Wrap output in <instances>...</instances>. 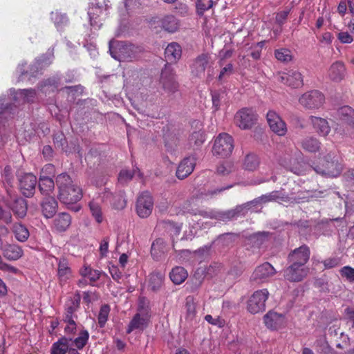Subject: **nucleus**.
Wrapping results in <instances>:
<instances>
[{"label": "nucleus", "mask_w": 354, "mask_h": 354, "mask_svg": "<svg viewBox=\"0 0 354 354\" xmlns=\"http://www.w3.org/2000/svg\"><path fill=\"white\" fill-rule=\"evenodd\" d=\"M55 184L58 189L57 198L62 203L73 205L82 198V189L73 183L67 173L57 175L55 178Z\"/></svg>", "instance_id": "f257e3e1"}, {"label": "nucleus", "mask_w": 354, "mask_h": 354, "mask_svg": "<svg viewBox=\"0 0 354 354\" xmlns=\"http://www.w3.org/2000/svg\"><path fill=\"white\" fill-rule=\"evenodd\" d=\"M109 52L113 58L120 62L132 61L142 52V48L126 41H109Z\"/></svg>", "instance_id": "f03ea898"}, {"label": "nucleus", "mask_w": 354, "mask_h": 354, "mask_svg": "<svg viewBox=\"0 0 354 354\" xmlns=\"http://www.w3.org/2000/svg\"><path fill=\"white\" fill-rule=\"evenodd\" d=\"M151 318V311L149 306L143 301H140L138 312L129 323L126 332L130 334L134 330L142 331L148 326Z\"/></svg>", "instance_id": "7ed1b4c3"}, {"label": "nucleus", "mask_w": 354, "mask_h": 354, "mask_svg": "<svg viewBox=\"0 0 354 354\" xmlns=\"http://www.w3.org/2000/svg\"><path fill=\"white\" fill-rule=\"evenodd\" d=\"M212 64L211 56L208 53H202L192 61L189 64L190 73L192 76L201 78L205 75L206 69L209 73Z\"/></svg>", "instance_id": "20e7f679"}, {"label": "nucleus", "mask_w": 354, "mask_h": 354, "mask_svg": "<svg viewBox=\"0 0 354 354\" xmlns=\"http://www.w3.org/2000/svg\"><path fill=\"white\" fill-rule=\"evenodd\" d=\"M233 138L227 133H221L216 138L213 153L221 158L229 156L234 149Z\"/></svg>", "instance_id": "39448f33"}, {"label": "nucleus", "mask_w": 354, "mask_h": 354, "mask_svg": "<svg viewBox=\"0 0 354 354\" xmlns=\"http://www.w3.org/2000/svg\"><path fill=\"white\" fill-rule=\"evenodd\" d=\"M258 115L249 108H243L236 112L234 122L240 129L246 130L251 129L257 122Z\"/></svg>", "instance_id": "423d86ee"}, {"label": "nucleus", "mask_w": 354, "mask_h": 354, "mask_svg": "<svg viewBox=\"0 0 354 354\" xmlns=\"http://www.w3.org/2000/svg\"><path fill=\"white\" fill-rule=\"evenodd\" d=\"M342 165L330 154L325 157V162L313 167L317 174L326 177H337L342 171Z\"/></svg>", "instance_id": "0eeeda50"}, {"label": "nucleus", "mask_w": 354, "mask_h": 354, "mask_svg": "<svg viewBox=\"0 0 354 354\" xmlns=\"http://www.w3.org/2000/svg\"><path fill=\"white\" fill-rule=\"evenodd\" d=\"M268 295L269 292L267 289L255 291L248 301V310L251 314H257L264 311Z\"/></svg>", "instance_id": "6e6552de"}, {"label": "nucleus", "mask_w": 354, "mask_h": 354, "mask_svg": "<svg viewBox=\"0 0 354 354\" xmlns=\"http://www.w3.org/2000/svg\"><path fill=\"white\" fill-rule=\"evenodd\" d=\"M325 97L319 91L314 90L303 94L299 98V103L308 109L320 108L324 102Z\"/></svg>", "instance_id": "1a4fd4ad"}, {"label": "nucleus", "mask_w": 354, "mask_h": 354, "mask_svg": "<svg viewBox=\"0 0 354 354\" xmlns=\"http://www.w3.org/2000/svg\"><path fill=\"white\" fill-rule=\"evenodd\" d=\"M153 200L149 192L142 193L137 198L136 210L140 218H147L152 212Z\"/></svg>", "instance_id": "9d476101"}, {"label": "nucleus", "mask_w": 354, "mask_h": 354, "mask_svg": "<svg viewBox=\"0 0 354 354\" xmlns=\"http://www.w3.org/2000/svg\"><path fill=\"white\" fill-rule=\"evenodd\" d=\"M261 204L269 202H278L286 203H298L297 198L293 196V194L288 195L286 194L283 189L274 190L270 193L263 194L259 197Z\"/></svg>", "instance_id": "9b49d317"}, {"label": "nucleus", "mask_w": 354, "mask_h": 354, "mask_svg": "<svg viewBox=\"0 0 354 354\" xmlns=\"http://www.w3.org/2000/svg\"><path fill=\"white\" fill-rule=\"evenodd\" d=\"M160 83L164 91L168 93H174L178 91V84L175 80L174 73L171 66L166 64L162 69Z\"/></svg>", "instance_id": "f8f14e48"}, {"label": "nucleus", "mask_w": 354, "mask_h": 354, "mask_svg": "<svg viewBox=\"0 0 354 354\" xmlns=\"http://www.w3.org/2000/svg\"><path fill=\"white\" fill-rule=\"evenodd\" d=\"M310 254L309 248L306 245H303L290 252L288 256V263L306 266V263L309 260Z\"/></svg>", "instance_id": "ddd939ff"}, {"label": "nucleus", "mask_w": 354, "mask_h": 354, "mask_svg": "<svg viewBox=\"0 0 354 354\" xmlns=\"http://www.w3.org/2000/svg\"><path fill=\"white\" fill-rule=\"evenodd\" d=\"M276 270L268 262H265L255 268L250 279L252 281L260 283L266 281L269 278L274 276Z\"/></svg>", "instance_id": "4468645a"}, {"label": "nucleus", "mask_w": 354, "mask_h": 354, "mask_svg": "<svg viewBox=\"0 0 354 354\" xmlns=\"http://www.w3.org/2000/svg\"><path fill=\"white\" fill-rule=\"evenodd\" d=\"M277 78L279 82L292 88H299L304 84L302 75L297 71L290 70L286 73H279Z\"/></svg>", "instance_id": "2eb2a0df"}, {"label": "nucleus", "mask_w": 354, "mask_h": 354, "mask_svg": "<svg viewBox=\"0 0 354 354\" xmlns=\"http://www.w3.org/2000/svg\"><path fill=\"white\" fill-rule=\"evenodd\" d=\"M288 265L283 270V277L286 280L298 282L307 276L308 269L306 266H300L292 263H288Z\"/></svg>", "instance_id": "dca6fc26"}, {"label": "nucleus", "mask_w": 354, "mask_h": 354, "mask_svg": "<svg viewBox=\"0 0 354 354\" xmlns=\"http://www.w3.org/2000/svg\"><path fill=\"white\" fill-rule=\"evenodd\" d=\"M267 121L270 129L279 136L286 135L287 132L286 124L281 117L274 111H269L266 115Z\"/></svg>", "instance_id": "f3484780"}, {"label": "nucleus", "mask_w": 354, "mask_h": 354, "mask_svg": "<svg viewBox=\"0 0 354 354\" xmlns=\"http://www.w3.org/2000/svg\"><path fill=\"white\" fill-rule=\"evenodd\" d=\"M19 188L22 194L26 197L33 196L37 183V178L30 173H27L19 177Z\"/></svg>", "instance_id": "a211bd4d"}, {"label": "nucleus", "mask_w": 354, "mask_h": 354, "mask_svg": "<svg viewBox=\"0 0 354 354\" xmlns=\"http://www.w3.org/2000/svg\"><path fill=\"white\" fill-rule=\"evenodd\" d=\"M266 326L272 330L282 328L286 323L285 317L281 313L270 310L263 317Z\"/></svg>", "instance_id": "6ab92c4d"}, {"label": "nucleus", "mask_w": 354, "mask_h": 354, "mask_svg": "<svg viewBox=\"0 0 354 354\" xmlns=\"http://www.w3.org/2000/svg\"><path fill=\"white\" fill-rule=\"evenodd\" d=\"M102 199L109 201L111 206L115 209H122L125 207L127 204L124 191H120L113 194L109 190L105 189L103 192Z\"/></svg>", "instance_id": "aec40b11"}, {"label": "nucleus", "mask_w": 354, "mask_h": 354, "mask_svg": "<svg viewBox=\"0 0 354 354\" xmlns=\"http://www.w3.org/2000/svg\"><path fill=\"white\" fill-rule=\"evenodd\" d=\"M80 301L81 296L80 294L77 292L73 298L66 302L64 306L65 312L63 319L64 321L75 320V319L77 318L75 313L80 308Z\"/></svg>", "instance_id": "412c9836"}, {"label": "nucleus", "mask_w": 354, "mask_h": 354, "mask_svg": "<svg viewBox=\"0 0 354 354\" xmlns=\"http://www.w3.org/2000/svg\"><path fill=\"white\" fill-rule=\"evenodd\" d=\"M196 166V159L194 157L189 156L185 158L179 164L176 176L178 179L183 180L190 175Z\"/></svg>", "instance_id": "4be33fe9"}, {"label": "nucleus", "mask_w": 354, "mask_h": 354, "mask_svg": "<svg viewBox=\"0 0 354 354\" xmlns=\"http://www.w3.org/2000/svg\"><path fill=\"white\" fill-rule=\"evenodd\" d=\"M40 205L42 214L47 218H53L58 208V203L53 196L44 197Z\"/></svg>", "instance_id": "5701e85b"}, {"label": "nucleus", "mask_w": 354, "mask_h": 354, "mask_svg": "<svg viewBox=\"0 0 354 354\" xmlns=\"http://www.w3.org/2000/svg\"><path fill=\"white\" fill-rule=\"evenodd\" d=\"M8 207L12 211L14 215L18 218H23L27 214L28 205L26 201L18 197L12 202L7 203Z\"/></svg>", "instance_id": "b1692460"}, {"label": "nucleus", "mask_w": 354, "mask_h": 354, "mask_svg": "<svg viewBox=\"0 0 354 354\" xmlns=\"http://www.w3.org/2000/svg\"><path fill=\"white\" fill-rule=\"evenodd\" d=\"M3 256L10 261H16L20 259L24 252L22 248L16 244L6 243L3 244L1 250Z\"/></svg>", "instance_id": "393cba45"}, {"label": "nucleus", "mask_w": 354, "mask_h": 354, "mask_svg": "<svg viewBox=\"0 0 354 354\" xmlns=\"http://www.w3.org/2000/svg\"><path fill=\"white\" fill-rule=\"evenodd\" d=\"M281 165L297 175H304L308 170L313 169L303 161H298L296 159H291L289 162H281Z\"/></svg>", "instance_id": "a878e982"}, {"label": "nucleus", "mask_w": 354, "mask_h": 354, "mask_svg": "<svg viewBox=\"0 0 354 354\" xmlns=\"http://www.w3.org/2000/svg\"><path fill=\"white\" fill-rule=\"evenodd\" d=\"M346 75V68L343 62L337 61L334 62L329 68L328 77L334 81L339 82L342 81Z\"/></svg>", "instance_id": "bb28decb"}, {"label": "nucleus", "mask_w": 354, "mask_h": 354, "mask_svg": "<svg viewBox=\"0 0 354 354\" xmlns=\"http://www.w3.org/2000/svg\"><path fill=\"white\" fill-rule=\"evenodd\" d=\"M182 55L181 46L176 42H171L165 50V57L169 63H176Z\"/></svg>", "instance_id": "cd10ccee"}, {"label": "nucleus", "mask_w": 354, "mask_h": 354, "mask_svg": "<svg viewBox=\"0 0 354 354\" xmlns=\"http://www.w3.org/2000/svg\"><path fill=\"white\" fill-rule=\"evenodd\" d=\"M38 188L39 192L44 197L51 196L55 189L54 180L46 176H40L38 180Z\"/></svg>", "instance_id": "c85d7f7f"}, {"label": "nucleus", "mask_w": 354, "mask_h": 354, "mask_svg": "<svg viewBox=\"0 0 354 354\" xmlns=\"http://www.w3.org/2000/svg\"><path fill=\"white\" fill-rule=\"evenodd\" d=\"M58 261L57 275L60 283H65L71 276V270L68 266L67 259L64 257L60 258Z\"/></svg>", "instance_id": "c756f323"}, {"label": "nucleus", "mask_w": 354, "mask_h": 354, "mask_svg": "<svg viewBox=\"0 0 354 354\" xmlns=\"http://www.w3.org/2000/svg\"><path fill=\"white\" fill-rule=\"evenodd\" d=\"M161 27L168 32H175L180 27L179 20L174 15H169L160 20Z\"/></svg>", "instance_id": "7c9ffc66"}, {"label": "nucleus", "mask_w": 354, "mask_h": 354, "mask_svg": "<svg viewBox=\"0 0 354 354\" xmlns=\"http://www.w3.org/2000/svg\"><path fill=\"white\" fill-rule=\"evenodd\" d=\"M72 338L62 337L53 344L51 346V354H66L69 351V344Z\"/></svg>", "instance_id": "2f4dec72"}, {"label": "nucleus", "mask_w": 354, "mask_h": 354, "mask_svg": "<svg viewBox=\"0 0 354 354\" xmlns=\"http://www.w3.org/2000/svg\"><path fill=\"white\" fill-rule=\"evenodd\" d=\"M71 223V216L66 212L58 214L54 219V226L59 232H64Z\"/></svg>", "instance_id": "473e14b6"}, {"label": "nucleus", "mask_w": 354, "mask_h": 354, "mask_svg": "<svg viewBox=\"0 0 354 354\" xmlns=\"http://www.w3.org/2000/svg\"><path fill=\"white\" fill-rule=\"evenodd\" d=\"M310 121L313 125L315 130L319 135L322 136H326L329 133L330 128L328 125V122L325 119L317 118L315 116H311Z\"/></svg>", "instance_id": "72a5a7b5"}, {"label": "nucleus", "mask_w": 354, "mask_h": 354, "mask_svg": "<svg viewBox=\"0 0 354 354\" xmlns=\"http://www.w3.org/2000/svg\"><path fill=\"white\" fill-rule=\"evenodd\" d=\"M336 117L341 123L354 122V109L348 106L340 107L336 111Z\"/></svg>", "instance_id": "f704fd0d"}, {"label": "nucleus", "mask_w": 354, "mask_h": 354, "mask_svg": "<svg viewBox=\"0 0 354 354\" xmlns=\"http://www.w3.org/2000/svg\"><path fill=\"white\" fill-rule=\"evenodd\" d=\"M188 274L187 270L181 266H176L169 272V277L172 282L179 285L185 281Z\"/></svg>", "instance_id": "c9c22d12"}, {"label": "nucleus", "mask_w": 354, "mask_h": 354, "mask_svg": "<svg viewBox=\"0 0 354 354\" xmlns=\"http://www.w3.org/2000/svg\"><path fill=\"white\" fill-rule=\"evenodd\" d=\"M165 272L155 271L150 274L149 287L153 291H158L162 286L165 279Z\"/></svg>", "instance_id": "e433bc0d"}, {"label": "nucleus", "mask_w": 354, "mask_h": 354, "mask_svg": "<svg viewBox=\"0 0 354 354\" xmlns=\"http://www.w3.org/2000/svg\"><path fill=\"white\" fill-rule=\"evenodd\" d=\"M302 149L310 153H315L320 149V142L314 137H306L301 140Z\"/></svg>", "instance_id": "4c0bfd02"}, {"label": "nucleus", "mask_w": 354, "mask_h": 354, "mask_svg": "<svg viewBox=\"0 0 354 354\" xmlns=\"http://www.w3.org/2000/svg\"><path fill=\"white\" fill-rule=\"evenodd\" d=\"M15 239L20 242H25L29 237L30 233L27 227L21 223H15L12 227Z\"/></svg>", "instance_id": "58836bf2"}, {"label": "nucleus", "mask_w": 354, "mask_h": 354, "mask_svg": "<svg viewBox=\"0 0 354 354\" xmlns=\"http://www.w3.org/2000/svg\"><path fill=\"white\" fill-rule=\"evenodd\" d=\"M335 132L342 138H354V122L340 123L336 127Z\"/></svg>", "instance_id": "ea45409f"}, {"label": "nucleus", "mask_w": 354, "mask_h": 354, "mask_svg": "<svg viewBox=\"0 0 354 354\" xmlns=\"http://www.w3.org/2000/svg\"><path fill=\"white\" fill-rule=\"evenodd\" d=\"M212 107L214 111H218L222 104L227 100V93L223 90L213 91L211 92Z\"/></svg>", "instance_id": "a19ab883"}, {"label": "nucleus", "mask_w": 354, "mask_h": 354, "mask_svg": "<svg viewBox=\"0 0 354 354\" xmlns=\"http://www.w3.org/2000/svg\"><path fill=\"white\" fill-rule=\"evenodd\" d=\"M165 252L166 245L163 239H157L152 243L151 253L154 259L158 261Z\"/></svg>", "instance_id": "79ce46f5"}, {"label": "nucleus", "mask_w": 354, "mask_h": 354, "mask_svg": "<svg viewBox=\"0 0 354 354\" xmlns=\"http://www.w3.org/2000/svg\"><path fill=\"white\" fill-rule=\"evenodd\" d=\"M102 272L97 270H94L90 266H84L80 270V274L82 277L87 278L89 280V284L93 286V283L97 281Z\"/></svg>", "instance_id": "37998d69"}, {"label": "nucleus", "mask_w": 354, "mask_h": 354, "mask_svg": "<svg viewBox=\"0 0 354 354\" xmlns=\"http://www.w3.org/2000/svg\"><path fill=\"white\" fill-rule=\"evenodd\" d=\"M136 174L141 178L142 174L137 168L136 170H127V169H122L118 177V183L122 185H126L129 182H130L133 177L136 175Z\"/></svg>", "instance_id": "c03bdc74"}, {"label": "nucleus", "mask_w": 354, "mask_h": 354, "mask_svg": "<svg viewBox=\"0 0 354 354\" xmlns=\"http://www.w3.org/2000/svg\"><path fill=\"white\" fill-rule=\"evenodd\" d=\"M205 134L202 131H194L189 138V145L194 149L199 148L205 142Z\"/></svg>", "instance_id": "a18cd8bd"}, {"label": "nucleus", "mask_w": 354, "mask_h": 354, "mask_svg": "<svg viewBox=\"0 0 354 354\" xmlns=\"http://www.w3.org/2000/svg\"><path fill=\"white\" fill-rule=\"evenodd\" d=\"M315 348L319 354H338L325 338H320L315 342Z\"/></svg>", "instance_id": "49530a36"}, {"label": "nucleus", "mask_w": 354, "mask_h": 354, "mask_svg": "<svg viewBox=\"0 0 354 354\" xmlns=\"http://www.w3.org/2000/svg\"><path fill=\"white\" fill-rule=\"evenodd\" d=\"M236 236L232 233H225L218 236L216 243L223 248L232 245Z\"/></svg>", "instance_id": "de8ad7c7"}, {"label": "nucleus", "mask_w": 354, "mask_h": 354, "mask_svg": "<svg viewBox=\"0 0 354 354\" xmlns=\"http://www.w3.org/2000/svg\"><path fill=\"white\" fill-rule=\"evenodd\" d=\"M88 207L96 222L101 223L103 221V214L100 204L95 201H91L88 203Z\"/></svg>", "instance_id": "09e8293b"}, {"label": "nucleus", "mask_w": 354, "mask_h": 354, "mask_svg": "<svg viewBox=\"0 0 354 354\" xmlns=\"http://www.w3.org/2000/svg\"><path fill=\"white\" fill-rule=\"evenodd\" d=\"M243 165L245 169L254 171L259 165V159L257 155L250 153L245 156Z\"/></svg>", "instance_id": "8fccbe9b"}, {"label": "nucleus", "mask_w": 354, "mask_h": 354, "mask_svg": "<svg viewBox=\"0 0 354 354\" xmlns=\"http://www.w3.org/2000/svg\"><path fill=\"white\" fill-rule=\"evenodd\" d=\"M160 224L172 236H178L181 231V224L176 223L169 220L162 221Z\"/></svg>", "instance_id": "3c124183"}, {"label": "nucleus", "mask_w": 354, "mask_h": 354, "mask_svg": "<svg viewBox=\"0 0 354 354\" xmlns=\"http://www.w3.org/2000/svg\"><path fill=\"white\" fill-rule=\"evenodd\" d=\"M186 319L189 322H192L196 317V304L192 298L187 297L186 299Z\"/></svg>", "instance_id": "603ef678"}, {"label": "nucleus", "mask_w": 354, "mask_h": 354, "mask_svg": "<svg viewBox=\"0 0 354 354\" xmlns=\"http://www.w3.org/2000/svg\"><path fill=\"white\" fill-rule=\"evenodd\" d=\"M268 232H258L252 235L250 240L254 247L260 248L268 241Z\"/></svg>", "instance_id": "864d4df0"}, {"label": "nucleus", "mask_w": 354, "mask_h": 354, "mask_svg": "<svg viewBox=\"0 0 354 354\" xmlns=\"http://www.w3.org/2000/svg\"><path fill=\"white\" fill-rule=\"evenodd\" d=\"M51 19L53 21L57 29L62 28L68 23L67 16L57 11L51 12Z\"/></svg>", "instance_id": "5fc2aeb1"}, {"label": "nucleus", "mask_w": 354, "mask_h": 354, "mask_svg": "<svg viewBox=\"0 0 354 354\" xmlns=\"http://www.w3.org/2000/svg\"><path fill=\"white\" fill-rule=\"evenodd\" d=\"M196 12L202 16L204 12L213 6L212 0H196Z\"/></svg>", "instance_id": "6e6d98bb"}, {"label": "nucleus", "mask_w": 354, "mask_h": 354, "mask_svg": "<svg viewBox=\"0 0 354 354\" xmlns=\"http://www.w3.org/2000/svg\"><path fill=\"white\" fill-rule=\"evenodd\" d=\"M53 141L56 148L60 149L62 151H67V141L63 133H55L53 136Z\"/></svg>", "instance_id": "4d7b16f0"}, {"label": "nucleus", "mask_w": 354, "mask_h": 354, "mask_svg": "<svg viewBox=\"0 0 354 354\" xmlns=\"http://www.w3.org/2000/svg\"><path fill=\"white\" fill-rule=\"evenodd\" d=\"M275 57L282 62H288L292 59V55L290 50L287 48L277 49L274 52Z\"/></svg>", "instance_id": "13d9d810"}, {"label": "nucleus", "mask_w": 354, "mask_h": 354, "mask_svg": "<svg viewBox=\"0 0 354 354\" xmlns=\"http://www.w3.org/2000/svg\"><path fill=\"white\" fill-rule=\"evenodd\" d=\"M50 62L45 61L44 59H38L30 68V73L31 76H35L44 67L49 65Z\"/></svg>", "instance_id": "bf43d9fd"}, {"label": "nucleus", "mask_w": 354, "mask_h": 354, "mask_svg": "<svg viewBox=\"0 0 354 354\" xmlns=\"http://www.w3.org/2000/svg\"><path fill=\"white\" fill-rule=\"evenodd\" d=\"M89 337L88 332L86 330H82L78 337L73 340L75 346L78 349H82L86 344Z\"/></svg>", "instance_id": "052dcab7"}, {"label": "nucleus", "mask_w": 354, "mask_h": 354, "mask_svg": "<svg viewBox=\"0 0 354 354\" xmlns=\"http://www.w3.org/2000/svg\"><path fill=\"white\" fill-rule=\"evenodd\" d=\"M237 217L238 216L235 211V208L224 212H217V216H216V218L221 220L223 221H230Z\"/></svg>", "instance_id": "680f3d73"}, {"label": "nucleus", "mask_w": 354, "mask_h": 354, "mask_svg": "<svg viewBox=\"0 0 354 354\" xmlns=\"http://www.w3.org/2000/svg\"><path fill=\"white\" fill-rule=\"evenodd\" d=\"M19 95L24 97L21 100L22 103L32 102L36 96V91L33 88L21 89Z\"/></svg>", "instance_id": "e2e57ef3"}, {"label": "nucleus", "mask_w": 354, "mask_h": 354, "mask_svg": "<svg viewBox=\"0 0 354 354\" xmlns=\"http://www.w3.org/2000/svg\"><path fill=\"white\" fill-rule=\"evenodd\" d=\"M110 311V308L108 305H103L101 306L99 315H98V324L100 327H104L108 318V315Z\"/></svg>", "instance_id": "0e129e2a"}, {"label": "nucleus", "mask_w": 354, "mask_h": 354, "mask_svg": "<svg viewBox=\"0 0 354 354\" xmlns=\"http://www.w3.org/2000/svg\"><path fill=\"white\" fill-rule=\"evenodd\" d=\"M59 84V79L54 76L53 77L48 78L42 82L41 88L44 89V92H47L48 88H50L52 91L55 88H57Z\"/></svg>", "instance_id": "69168bd1"}, {"label": "nucleus", "mask_w": 354, "mask_h": 354, "mask_svg": "<svg viewBox=\"0 0 354 354\" xmlns=\"http://www.w3.org/2000/svg\"><path fill=\"white\" fill-rule=\"evenodd\" d=\"M341 276L346 278L349 282H354V268L346 266L342 268L339 270Z\"/></svg>", "instance_id": "338daca9"}, {"label": "nucleus", "mask_w": 354, "mask_h": 354, "mask_svg": "<svg viewBox=\"0 0 354 354\" xmlns=\"http://www.w3.org/2000/svg\"><path fill=\"white\" fill-rule=\"evenodd\" d=\"M290 9H287L276 13L275 22L281 28L286 23L288 17L290 14Z\"/></svg>", "instance_id": "774afa93"}]
</instances>
